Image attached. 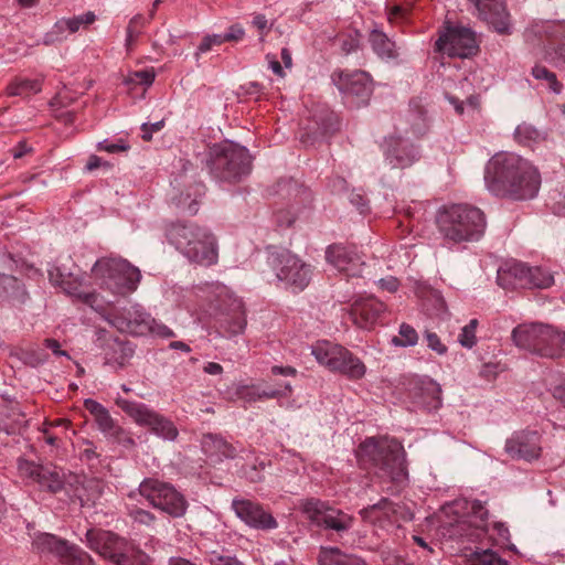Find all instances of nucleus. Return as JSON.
Wrapping results in <instances>:
<instances>
[{"mask_svg":"<svg viewBox=\"0 0 565 565\" xmlns=\"http://www.w3.org/2000/svg\"><path fill=\"white\" fill-rule=\"evenodd\" d=\"M539 169L513 152H498L488 161L484 184L493 195L512 201L534 199L541 188Z\"/></svg>","mask_w":565,"mask_h":565,"instance_id":"f257e3e1","label":"nucleus"},{"mask_svg":"<svg viewBox=\"0 0 565 565\" xmlns=\"http://www.w3.org/2000/svg\"><path fill=\"white\" fill-rule=\"evenodd\" d=\"M435 224L447 244H461L478 241L484 233V213L467 203H450L440 206Z\"/></svg>","mask_w":565,"mask_h":565,"instance_id":"f03ea898","label":"nucleus"},{"mask_svg":"<svg viewBox=\"0 0 565 565\" xmlns=\"http://www.w3.org/2000/svg\"><path fill=\"white\" fill-rule=\"evenodd\" d=\"M356 457L363 467L376 469L380 477L395 482L406 479L405 451L396 440L369 438L359 446Z\"/></svg>","mask_w":565,"mask_h":565,"instance_id":"7ed1b4c3","label":"nucleus"},{"mask_svg":"<svg viewBox=\"0 0 565 565\" xmlns=\"http://www.w3.org/2000/svg\"><path fill=\"white\" fill-rule=\"evenodd\" d=\"M167 237L189 260L211 266L218 259L215 236L206 228L193 223H174L167 231Z\"/></svg>","mask_w":565,"mask_h":565,"instance_id":"20e7f679","label":"nucleus"},{"mask_svg":"<svg viewBox=\"0 0 565 565\" xmlns=\"http://www.w3.org/2000/svg\"><path fill=\"white\" fill-rule=\"evenodd\" d=\"M514 343L531 353L548 359L565 356V331L552 324L523 323L512 332Z\"/></svg>","mask_w":565,"mask_h":565,"instance_id":"39448f33","label":"nucleus"},{"mask_svg":"<svg viewBox=\"0 0 565 565\" xmlns=\"http://www.w3.org/2000/svg\"><path fill=\"white\" fill-rule=\"evenodd\" d=\"M441 518L450 536L472 539L484 529L488 511L478 501L458 499L443 507Z\"/></svg>","mask_w":565,"mask_h":565,"instance_id":"423d86ee","label":"nucleus"},{"mask_svg":"<svg viewBox=\"0 0 565 565\" xmlns=\"http://www.w3.org/2000/svg\"><path fill=\"white\" fill-rule=\"evenodd\" d=\"M89 547L116 565H150V557L125 537L105 530L86 533Z\"/></svg>","mask_w":565,"mask_h":565,"instance_id":"0eeeda50","label":"nucleus"},{"mask_svg":"<svg viewBox=\"0 0 565 565\" xmlns=\"http://www.w3.org/2000/svg\"><path fill=\"white\" fill-rule=\"evenodd\" d=\"M93 277L114 294L134 292L141 278L140 270L129 262L117 257L98 259L92 268Z\"/></svg>","mask_w":565,"mask_h":565,"instance_id":"6e6552de","label":"nucleus"},{"mask_svg":"<svg viewBox=\"0 0 565 565\" xmlns=\"http://www.w3.org/2000/svg\"><path fill=\"white\" fill-rule=\"evenodd\" d=\"M138 492L153 508L172 518H181L186 512L188 502L185 498L167 482L147 478L139 484Z\"/></svg>","mask_w":565,"mask_h":565,"instance_id":"1a4fd4ad","label":"nucleus"},{"mask_svg":"<svg viewBox=\"0 0 565 565\" xmlns=\"http://www.w3.org/2000/svg\"><path fill=\"white\" fill-rule=\"evenodd\" d=\"M117 405L137 425L148 427L157 436L167 440H174L178 437V429L174 424L147 405L122 398L117 399Z\"/></svg>","mask_w":565,"mask_h":565,"instance_id":"9d476101","label":"nucleus"},{"mask_svg":"<svg viewBox=\"0 0 565 565\" xmlns=\"http://www.w3.org/2000/svg\"><path fill=\"white\" fill-rule=\"evenodd\" d=\"M271 266L277 278L292 291H302L311 280V266L289 252L274 256Z\"/></svg>","mask_w":565,"mask_h":565,"instance_id":"9b49d317","label":"nucleus"},{"mask_svg":"<svg viewBox=\"0 0 565 565\" xmlns=\"http://www.w3.org/2000/svg\"><path fill=\"white\" fill-rule=\"evenodd\" d=\"M436 49L449 56L466 58L477 53L478 44L472 30L463 26H448L437 40Z\"/></svg>","mask_w":565,"mask_h":565,"instance_id":"f8f14e48","label":"nucleus"},{"mask_svg":"<svg viewBox=\"0 0 565 565\" xmlns=\"http://www.w3.org/2000/svg\"><path fill=\"white\" fill-rule=\"evenodd\" d=\"M215 164L223 168V177L226 179H236L248 173L250 169V158L244 147H238L231 142L216 146L213 149Z\"/></svg>","mask_w":565,"mask_h":565,"instance_id":"ddd939ff","label":"nucleus"},{"mask_svg":"<svg viewBox=\"0 0 565 565\" xmlns=\"http://www.w3.org/2000/svg\"><path fill=\"white\" fill-rule=\"evenodd\" d=\"M232 508L238 519L246 525L257 530H271L277 527L275 518L256 502L246 499H234Z\"/></svg>","mask_w":565,"mask_h":565,"instance_id":"4468645a","label":"nucleus"},{"mask_svg":"<svg viewBox=\"0 0 565 565\" xmlns=\"http://www.w3.org/2000/svg\"><path fill=\"white\" fill-rule=\"evenodd\" d=\"M326 258L339 271L345 273L351 277L360 276L364 265L355 247L342 244L329 246L326 252Z\"/></svg>","mask_w":565,"mask_h":565,"instance_id":"2eb2a0df","label":"nucleus"},{"mask_svg":"<svg viewBox=\"0 0 565 565\" xmlns=\"http://www.w3.org/2000/svg\"><path fill=\"white\" fill-rule=\"evenodd\" d=\"M479 18L484 20L498 33L509 34L511 32L510 14L507 11L503 0H470Z\"/></svg>","mask_w":565,"mask_h":565,"instance_id":"dca6fc26","label":"nucleus"},{"mask_svg":"<svg viewBox=\"0 0 565 565\" xmlns=\"http://www.w3.org/2000/svg\"><path fill=\"white\" fill-rule=\"evenodd\" d=\"M505 451L515 459H537L542 451L541 436L535 431L518 434L507 440Z\"/></svg>","mask_w":565,"mask_h":565,"instance_id":"f3484780","label":"nucleus"},{"mask_svg":"<svg viewBox=\"0 0 565 565\" xmlns=\"http://www.w3.org/2000/svg\"><path fill=\"white\" fill-rule=\"evenodd\" d=\"M382 148L392 168H406L417 159V151L413 145L399 137L385 138Z\"/></svg>","mask_w":565,"mask_h":565,"instance_id":"a211bd4d","label":"nucleus"},{"mask_svg":"<svg viewBox=\"0 0 565 565\" xmlns=\"http://www.w3.org/2000/svg\"><path fill=\"white\" fill-rule=\"evenodd\" d=\"M332 81L348 96H369L371 93V78L363 71H338L333 73Z\"/></svg>","mask_w":565,"mask_h":565,"instance_id":"6ab92c4d","label":"nucleus"},{"mask_svg":"<svg viewBox=\"0 0 565 565\" xmlns=\"http://www.w3.org/2000/svg\"><path fill=\"white\" fill-rule=\"evenodd\" d=\"M385 308V305L376 299H359L351 306L350 316L358 328L370 330L377 323Z\"/></svg>","mask_w":565,"mask_h":565,"instance_id":"aec40b11","label":"nucleus"},{"mask_svg":"<svg viewBox=\"0 0 565 565\" xmlns=\"http://www.w3.org/2000/svg\"><path fill=\"white\" fill-rule=\"evenodd\" d=\"M529 266L519 262H509L498 269L497 281L507 290L526 288Z\"/></svg>","mask_w":565,"mask_h":565,"instance_id":"412c9836","label":"nucleus"},{"mask_svg":"<svg viewBox=\"0 0 565 565\" xmlns=\"http://www.w3.org/2000/svg\"><path fill=\"white\" fill-rule=\"evenodd\" d=\"M222 294H225L227 298V315L231 316L225 320V332L230 337L242 334L247 326L244 303L239 298L227 295L223 289Z\"/></svg>","mask_w":565,"mask_h":565,"instance_id":"4be33fe9","label":"nucleus"},{"mask_svg":"<svg viewBox=\"0 0 565 565\" xmlns=\"http://www.w3.org/2000/svg\"><path fill=\"white\" fill-rule=\"evenodd\" d=\"M49 278L53 285L61 287L64 292L84 299L85 302H88L93 297L82 290V281L77 277L62 273L60 267H52L49 270Z\"/></svg>","mask_w":565,"mask_h":565,"instance_id":"5701e85b","label":"nucleus"},{"mask_svg":"<svg viewBox=\"0 0 565 565\" xmlns=\"http://www.w3.org/2000/svg\"><path fill=\"white\" fill-rule=\"evenodd\" d=\"M395 512L394 504L387 499H382L379 503L361 510L360 514L364 521L383 527L387 522L394 521Z\"/></svg>","mask_w":565,"mask_h":565,"instance_id":"b1692460","label":"nucleus"},{"mask_svg":"<svg viewBox=\"0 0 565 565\" xmlns=\"http://www.w3.org/2000/svg\"><path fill=\"white\" fill-rule=\"evenodd\" d=\"M333 372H338L350 380H360L365 375L366 366L358 356L343 348Z\"/></svg>","mask_w":565,"mask_h":565,"instance_id":"393cba45","label":"nucleus"},{"mask_svg":"<svg viewBox=\"0 0 565 565\" xmlns=\"http://www.w3.org/2000/svg\"><path fill=\"white\" fill-rule=\"evenodd\" d=\"M68 543L53 534L40 533L33 540V548L41 554H52L60 561L67 553Z\"/></svg>","mask_w":565,"mask_h":565,"instance_id":"a878e982","label":"nucleus"},{"mask_svg":"<svg viewBox=\"0 0 565 565\" xmlns=\"http://www.w3.org/2000/svg\"><path fill=\"white\" fill-rule=\"evenodd\" d=\"M342 350L343 347L339 344L329 341H318L312 345L311 353L320 364L333 372Z\"/></svg>","mask_w":565,"mask_h":565,"instance_id":"bb28decb","label":"nucleus"},{"mask_svg":"<svg viewBox=\"0 0 565 565\" xmlns=\"http://www.w3.org/2000/svg\"><path fill=\"white\" fill-rule=\"evenodd\" d=\"M202 448L206 455L217 458H232L235 455V449L232 445L222 437L212 434L203 437Z\"/></svg>","mask_w":565,"mask_h":565,"instance_id":"cd10ccee","label":"nucleus"},{"mask_svg":"<svg viewBox=\"0 0 565 565\" xmlns=\"http://www.w3.org/2000/svg\"><path fill=\"white\" fill-rule=\"evenodd\" d=\"M42 85L39 79H31L26 77H15L7 86L6 93L8 96H22L26 97L32 94L41 92Z\"/></svg>","mask_w":565,"mask_h":565,"instance_id":"c85d7f7f","label":"nucleus"},{"mask_svg":"<svg viewBox=\"0 0 565 565\" xmlns=\"http://www.w3.org/2000/svg\"><path fill=\"white\" fill-rule=\"evenodd\" d=\"M353 524V518L341 510L328 507L322 518L321 525L337 532L347 531Z\"/></svg>","mask_w":565,"mask_h":565,"instance_id":"c756f323","label":"nucleus"},{"mask_svg":"<svg viewBox=\"0 0 565 565\" xmlns=\"http://www.w3.org/2000/svg\"><path fill=\"white\" fill-rule=\"evenodd\" d=\"M151 319L152 317L149 313L136 309L132 312H129V319L126 322V327L120 328L134 335H146L151 329Z\"/></svg>","mask_w":565,"mask_h":565,"instance_id":"7c9ffc66","label":"nucleus"},{"mask_svg":"<svg viewBox=\"0 0 565 565\" xmlns=\"http://www.w3.org/2000/svg\"><path fill=\"white\" fill-rule=\"evenodd\" d=\"M526 288L546 289L554 285V274L543 266H529Z\"/></svg>","mask_w":565,"mask_h":565,"instance_id":"2f4dec72","label":"nucleus"},{"mask_svg":"<svg viewBox=\"0 0 565 565\" xmlns=\"http://www.w3.org/2000/svg\"><path fill=\"white\" fill-rule=\"evenodd\" d=\"M328 507L329 505L326 502L315 498L303 499L298 503V509L301 513L317 525H321L322 518L326 514Z\"/></svg>","mask_w":565,"mask_h":565,"instance_id":"473e14b6","label":"nucleus"},{"mask_svg":"<svg viewBox=\"0 0 565 565\" xmlns=\"http://www.w3.org/2000/svg\"><path fill=\"white\" fill-rule=\"evenodd\" d=\"M38 484L51 492H57L64 486V475L55 467H43Z\"/></svg>","mask_w":565,"mask_h":565,"instance_id":"72a5a7b5","label":"nucleus"},{"mask_svg":"<svg viewBox=\"0 0 565 565\" xmlns=\"http://www.w3.org/2000/svg\"><path fill=\"white\" fill-rule=\"evenodd\" d=\"M370 42L374 52L381 56L391 58L395 56V44L391 41L385 33L379 30H373L370 35Z\"/></svg>","mask_w":565,"mask_h":565,"instance_id":"f704fd0d","label":"nucleus"},{"mask_svg":"<svg viewBox=\"0 0 565 565\" xmlns=\"http://www.w3.org/2000/svg\"><path fill=\"white\" fill-rule=\"evenodd\" d=\"M95 20H96V15L94 14V12L88 11L78 17L63 19L56 23V26L60 30H63L64 28H66L70 32L74 33V32H77L81 29V26H87V25L94 23Z\"/></svg>","mask_w":565,"mask_h":565,"instance_id":"c9c22d12","label":"nucleus"},{"mask_svg":"<svg viewBox=\"0 0 565 565\" xmlns=\"http://www.w3.org/2000/svg\"><path fill=\"white\" fill-rule=\"evenodd\" d=\"M350 556L337 547H322L318 559L320 565H345Z\"/></svg>","mask_w":565,"mask_h":565,"instance_id":"e433bc0d","label":"nucleus"},{"mask_svg":"<svg viewBox=\"0 0 565 565\" xmlns=\"http://www.w3.org/2000/svg\"><path fill=\"white\" fill-rule=\"evenodd\" d=\"M61 562L68 565H93L92 557L73 545L67 546V553L62 557Z\"/></svg>","mask_w":565,"mask_h":565,"instance_id":"4c0bfd02","label":"nucleus"},{"mask_svg":"<svg viewBox=\"0 0 565 565\" xmlns=\"http://www.w3.org/2000/svg\"><path fill=\"white\" fill-rule=\"evenodd\" d=\"M154 77L156 73L153 68H148L128 73V75L124 79V83L130 87H132L136 84L145 85L146 87H148L153 83Z\"/></svg>","mask_w":565,"mask_h":565,"instance_id":"58836bf2","label":"nucleus"},{"mask_svg":"<svg viewBox=\"0 0 565 565\" xmlns=\"http://www.w3.org/2000/svg\"><path fill=\"white\" fill-rule=\"evenodd\" d=\"M95 420L98 425V428L108 436L117 437L121 434L122 429L115 423V420L111 418L108 411H105L97 417H95Z\"/></svg>","mask_w":565,"mask_h":565,"instance_id":"ea45409f","label":"nucleus"},{"mask_svg":"<svg viewBox=\"0 0 565 565\" xmlns=\"http://www.w3.org/2000/svg\"><path fill=\"white\" fill-rule=\"evenodd\" d=\"M418 335L416 330L406 323L399 327V337L393 339V343L398 347H413L417 343Z\"/></svg>","mask_w":565,"mask_h":565,"instance_id":"a19ab883","label":"nucleus"},{"mask_svg":"<svg viewBox=\"0 0 565 565\" xmlns=\"http://www.w3.org/2000/svg\"><path fill=\"white\" fill-rule=\"evenodd\" d=\"M43 466L36 465L32 461L20 459L18 462V470L22 478L32 480L39 483Z\"/></svg>","mask_w":565,"mask_h":565,"instance_id":"79ce46f5","label":"nucleus"},{"mask_svg":"<svg viewBox=\"0 0 565 565\" xmlns=\"http://www.w3.org/2000/svg\"><path fill=\"white\" fill-rule=\"evenodd\" d=\"M146 24V19L141 14L135 15L128 23L127 26V35H126V46L130 50L141 32V29Z\"/></svg>","mask_w":565,"mask_h":565,"instance_id":"37998d69","label":"nucleus"},{"mask_svg":"<svg viewBox=\"0 0 565 565\" xmlns=\"http://www.w3.org/2000/svg\"><path fill=\"white\" fill-rule=\"evenodd\" d=\"M478 327V320L472 319L470 322L461 329L458 341L465 348H472L477 343L476 330Z\"/></svg>","mask_w":565,"mask_h":565,"instance_id":"c03bdc74","label":"nucleus"},{"mask_svg":"<svg viewBox=\"0 0 565 565\" xmlns=\"http://www.w3.org/2000/svg\"><path fill=\"white\" fill-rule=\"evenodd\" d=\"M127 514L135 523L146 526L151 525L156 521L154 514L137 507L127 505Z\"/></svg>","mask_w":565,"mask_h":565,"instance_id":"a18cd8bd","label":"nucleus"},{"mask_svg":"<svg viewBox=\"0 0 565 565\" xmlns=\"http://www.w3.org/2000/svg\"><path fill=\"white\" fill-rule=\"evenodd\" d=\"M472 565H508V563L493 551L486 550L475 554Z\"/></svg>","mask_w":565,"mask_h":565,"instance_id":"49530a36","label":"nucleus"},{"mask_svg":"<svg viewBox=\"0 0 565 565\" xmlns=\"http://www.w3.org/2000/svg\"><path fill=\"white\" fill-rule=\"evenodd\" d=\"M424 390L427 393V395L430 397V401L427 402V406L429 408H434V409L438 408L441 405V388H440V386L437 383L429 381V382L425 383Z\"/></svg>","mask_w":565,"mask_h":565,"instance_id":"de8ad7c7","label":"nucleus"},{"mask_svg":"<svg viewBox=\"0 0 565 565\" xmlns=\"http://www.w3.org/2000/svg\"><path fill=\"white\" fill-rule=\"evenodd\" d=\"M236 396L244 402L259 401V388L255 385H241L236 388Z\"/></svg>","mask_w":565,"mask_h":565,"instance_id":"09e8293b","label":"nucleus"},{"mask_svg":"<svg viewBox=\"0 0 565 565\" xmlns=\"http://www.w3.org/2000/svg\"><path fill=\"white\" fill-rule=\"evenodd\" d=\"M224 42L223 34H212L206 35L203 38L202 42L198 46L196 55L206 53L210 51L214 45H222Z\"/></svg>","mask_w":565,"mask_h":565,"instance_id":"8fccbe9b","label":"nucleus"},{"mask_svg":"<svg viewBox=\"0 0 565 565\" xmlns=\"http://www.w3.org/2000/svg\"><path fill=\"white\" fill-rule=\"evenodd\" d=\"M540 134L536 129L527 126V125H520L515 129V137L521 141L525 142L527 140H535L539 138Z\"/></svg>","mask_w":565,"mask_h":565,"instance_id":"3c124183","label":"nucleus"},{"mask_svg":"<svg viewBox=\"0 0 565 565\" xmlns=\"http://www.w3.org/2000/svg\"><path fill=\"white\" fill-rule=\"evenodd\" d=\"M150 327L149 333L157 337L168 339L174 335V332L168 326L157 321L154 318L151 319Z\"/></svg>","mask_w":565,"mask_h":565,"instance_id":"603ef678","label":"nucleus"},{"mask_svg":"<svg viewBox=\"0 0 565 565\" xmlns=\"http://www.w3.org/2000/svg\"><path fill=\"white\" fill-rule=\"evenodd\" d=\"M253 25L258 30L259 32V40L260 42L265 41V35L270 30V25L268 24V20L264 14H256L253 19Z\"/></svg>","mask_w":565,"mask_h":565,"instance_id":"864d4df0","label":"nucleus"},{"mask_svg":"<svg viewBox=\"0 0 565 565\" xmlns=\"http://www.w3.org/2000/svg\"><path fill=\"white\" fill-rule=\"evenodd\" d=\"M425 337L427 340V344L431 350L436 351L438 354L446 353L447 348L445 344L441 343L439 337L436 333L427 331L425 333Z\"/></svg>","mask_w":565,"mask_h":565,"instance_id":"5fc2aeb1","label":"nucleus"},{"mask_svg":"<svg viewBox=\"0 0 565 565\" xmlns=\"http://www.w3.org/2000/svg\"><path fill=\"white\" fill-rule=\"evenodd\" d=\"M245 30L241 24H233L230 26L228 31L223 34L224 42L231 41H239L244 38Z\"/></svg>","mask_w":565,"mask_h":565,"instance_id":"6e6d98bb","label":"nucleus"},{"mask_svg":"<svg viewBox=\"0 0 565 565\" xmlns=\"http://www.w3.org/2000/svg\"><path fill=\"white\" fill-rule=\"evenodd\" d=\"M163 126H164L163 120H159L153 124H147V122L142 124V126H141V129L143 131L142 139L146 141L151 140L152 134L161 130L163 128Z\"/></svg>","mask_w":565,"mask_h":565,"instance_id":"4d7b16f0","label":"nucleus"},{"mask_svg":"<svg viewBox=\"0 0 565 565\" xmlns=\"http://www.w3.org/2000/svg\"><path fill=\"white\" fill-rule=\"evenodd\" d=\"M379 285L382 289L387 290L390 292L397 291L399 287V281L397 278L393 276H387L379 280Z\"/></svg>","mask_w":565,"mask_h":565,"instance_id":"13d9d810","label":"nucleus"},{"mask_svg":"<svg viewBox=\"0 0 565 565\" xmlns=\"http://www.w3.org/2000/svg\"><path fill=\"white\" fill-rule=\"evenodd\" d=\"M84 406L94 417H97L98 415L107 411L102 404L92 398L85 399Z\"/></svg>","mask_w":565,"mask_h":565,"instance_id":"bf43d9fd","label":"nucleus"},{"mask_svg":"<svg viewBox=\"0 0 565 565\" xmlns=\"http://www.w3.org/2000/svg\"><path fill=\"white\" fill-rule=\"evenodd\" d=\"M89 486L93 488V492L92 494L87 495V498H84L82 495H79V499L82 501V504H88L89 502L94 503L95 500H97L100 494H102V489L99 487V483L98 482H95V481H90L89 482Z\"/></svg>","mask_w":565,"mask_h":565,"instance_id":"052dcab7","label":"nucleus"},{"mask_svg":"<svg viewBox=\"0 0 565 565\" xmlns=\"http://www.w3.org/2000/svg\"><path fill=\"white\" fill-rule=\"evenodd\" d=\"M266 60L268 62L269 68L279 77H285V72L282 70L281 64L277 61L274 54H267Z\"/></svg>","mask_w":565,"mask_h":565,"instance_id":"680f3d73","label":"nucleus"},{"mask_svg":"<svg viewBox=\"0 0 565 565\" xmlns=\"http://www.w3.org/2000/svg\"><path fill=\"white\" fill-rule=\"evenodd\" d=\"M129 147L127 145L119 143H108L107 141L100 142L98 145L99 150H104L109 153H115L119 151H126Z\"/></svg>","mask_w":565,"mask_h":565,"instance_id":"e2e57ef3","label":"nucleus"},{"mask_svg":"<svg viewBox=\"0 0 565 565\" xmlns=\"http://www.w3.org/2000/svg\"><path fill=\"white\" fill-rule=\"evenodd\" d=\"M32 148L26 145L25 141H20L15 147L11 149V153L14 159H20L23 156L30 153Z\"/></svg>","mask_w":565,"mask_h":565,"instance_id":"0e129e2a","label":"nucleus"},{"mask_svg":"<svg viewBox=\"0 0 565 565\" xmlns=\"http://www.w3.org/2000/svg\"><path fill=\"white\" fill-rule=\"evenodd\" d=\"M44 345L46 348H49L50 350H52V352L55 355L70 358L66 351L61 350V345H60L58 341L55 339H45Z\"/></svg>","mask_w":565,"mask_h":565,"instance_id":"69168bd1","label":"nucleus"},{"mask_svg":"<svg viewBox=\"0 0 565 565\" xmlns=\"http://www.w3.org/2000/svg\"><path fill=\"white\" fill-rule=\"evenodd\" d=\"M360 46V42L358 38H350L349 40H344L342 43V50L350 54L354 51H356Z\"/></svg>","mask_w":565,"mask_h":565,"instance_id":"338daca9","label":"nucleus"},{"mask_svg":"<svg viewBox=\"0 0 565 565\" xmlns=\"http://www.w3.org/2000/svg\"><path fill=\"white\" fill-rule=\"evenodd\" d=\"M552 394L565 407V384L555 386Z\"/></svg>","mask_w":565,"mask_h":565,"instance_id":"774afa93","label":"nucleus"}]
</instances>
